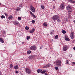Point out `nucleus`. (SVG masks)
<instances>
[{
	"label": "nucleus",
	"instance_id": "nucleus-1",
	"mask_svg": "<svg viewBox=\"0 0 75 75\" xmlns=\"http://www.w3.org/2000/svg\"><path fill=\"white\" fill-rule=\"evenodd\" d=\"M56 65L58 67H61V61L59 60H58L56 62Z\"/></svg>",
	"mask_w": 75,
	"mask_h": 75
},
{
	"label": "nucleus",
	"instance_id": "nucleus-2",
	"mask_svg": "<svg viewBox=\"0 0 75 75\" xmlns=\"http://www.w3.org/2000/svg\"><path fill=\"white\" fill-rule=\"evenodd\" d=\"M25 71L26 73H27L28 74H30L31 73V70L30 69L27 68L25 69Z\"/></svg>",
	"mask_w": 75,
	"mask_h": 75
},
{
	"label": "nucleus",
	"instance_id": "nucleus-3",
	"mask_svg": "<svg viewBox=\"0 0 75 75\" xmlns=\"http://www.w3.org/2000/svg\"><path fill=\"white\" fill-rule=\"evenodd\" d=\"M59 16L58 15H55L52 18L53 20L55 21L57 20V18H58Z\"/></svg>",
	"mask_w": 75,
	"mask_h": 75
},
{
	"label": "nucleus",
	"instance_id": "nucleus-4",
	"mask_svg": "<svg viewBox=\"0 0 75 75\" xmlns=\"http://www.w3.org/2000/svg\"><path fill=\"white\" fill-rule=\"evenodd\" d=\"M30 10L33 13H35V10L33 6H30Z\"/></svg>",
	"mask_w": 75,
	"mask_h": 75
},
{
	"label": "nucleus",
	"instance_id": "nucleus-5",
	"mask_svg": "<svg viewBox=\"0 0 75 75\" xmlns=\"http://www.w3.org/2000/svg\"><path fill=\"white\" fill-rule=\"evenodd\" d=\"M74 32L73 31H71L70 33V37L71 39H73L74 38Z\"/></svg>",
	"mask_w": 75,
	"mask_h": 75
},
{
	"label": "nucleus",
	"instance_id": "nucleus-6",
	"mask_svg": "<svg viewBox=\"0 0 75 75\" xmlns=\"http://www.w3.org/2000/svg\"><path fill=\"white\" fill-rule=\"evenodd\" d=\"M68 49V46H67L65 45L63 46V50L64 51H67V50Z\"/></svg>",
	"mask_w": 75,
	"mask_h": 75
},
{
	"label": "nucleus",
	"instance_id": "nucleus-7",
	"mask_svg": "<svg viewBox=\"0 0 75 75\" xmlns=\"http://www.w3.org/2000/svg\"><path fill=\"white\" fill-rule=\"evenodd\" d=\"M30 49L32 50H35L37 49V47H35V46L34 45L33 46H31L30 47Z\"/></svg>",
	"mask_w": 75,
	"mask_h": 75
},
{
	"label": "nucleus",
	"instance_id": "nucleus-8",
	"mask_svg": "<svg viewBox=\"0 0 75 75\" xmlns=\"http://www.w3.org/2000/svg\"><path fill=\"white\" fill-rule=\"evenodd\" d=\"M35 30L34 28H33L32 29V30H30L29 31V33H31V34L32 33H33L34 32V31H35Z\"/></svg>",
	"mask_w": 75,
	"mask_h": 75
},
{
	"label": "nucleus",
	"instance_id": "nucleus-9",
	"mask_svg": "<svg viewBox=\"0 0 75 75\" xmlns=\"http://www.w3.org/2000/svg\"><path fill=\"white\" fill-rule=\"evenodd\" d=\"M64 4H62L60 6V9L63 10V9H64Z\"/></svg>",
	"mask_w": 75,
	"mask_h": 75
},
{
	"label": "nucleus",
	"instance_id": "nucleus-10",
	"mask_svg": "<svg viewBox=\"0 0 75 75\" xmlns=\"http://www.w3.org/2000/svg\"><path fill=\"white\" fill-rule=\"evenodd\" d=\"M50 67V64H47V65L43 67L44 68H48V67Z\"/></svg>",
	"mask_w": 75,
	"mask_h": 75
},
{
	"label": "nucleus",
	"instance_id": "nucleus-11",
	"mask_svg": "<svg viewBox=\"0 0 75 75\" xmlns=\"http://www.w3.org/2000/svg\"><path fill=\"white\" fill-rule=\"evenodd\" d=\"M67 10H71V7L70 6L68 5L67 7Z\"/></svg>",
	"mask_w": 75,
	"mask_h": 75
},
{
	"label": "nucleus",
	"instance_id": "nucleus-12",
	"mask_svg": "<svg viewBox=\"0 0 75 75\" xmlns=\"http://www.w3.org/2000/svg\"><path fill=\"white\" fill-rule=\"evenodd\" d=\"M34 57V55H32L31 56H30L28 57V58H29V59H31L33 58V57Z\"/></svg>",
	"mask_w": 75,
	"mask_h": 75
},
{
	"label": "nucleus",
	"instance_id": "nucleus-13",
	"mask_svg": "<svg viewBox=\"0 0 75 75\" xmlns=\"http://www.w3.org/2000/svg\"><path fill=\"white\" fill-rule=\"evenodd\" d=\"M0 41L1 42H2V43H4V41L3 40V38H0Z\"/></svg>",
	"mask_w": 75,
	"mask_h": 75
},
{
	"label": "nucleus",
	"instance_id": "nucleus-14",
	"mask_svg": "<svg viewBox=\"0 0 75 75\" xmlns=\"http://www.w3.org/2000/svg\"><path fill=\"white\" fill-rule=\"evenodd\" d=\"M14 68L15 69H18V65H16L14 67Z\"/></svg>",
	"mask_w": 75,
	"mask_h": 75
},
{
	"label": "nucleus",
	"instance_id": "nucleus-15",
	"mask_svg": "<svg viewBox=\"0 0 75 75\" xmlns=\"http://www.w3.org/2000/svg\"><path fill=\"white\" fill-rule=\"evenodd\" d=\"M13 24H14V25H18V23L16 21H15L13 23Z\"/></svg>",
	"mask_w": 75,
	"mask_h": 75
},
{
	"label": "nucleus",
	"instance_id": "nucleus-16",
	"mask_svg": "<svg viewBox=\"0 0 75 75\" xmlns=\"http://www.w3.org/2000/svg\"><path fill=\"white\" fill-rule=\"evenodd\" d=\"M42 71V69H38L37 70V72L38 73H40V72H41Z\"/></svg>",
	"mask_w": 75,
	"mask_h": 75
},
{
	"label": "nucleus",
	"instance_id": "nucleus-17",
	"mask_svg": "<svg viewBox=\"0 0 75 75\" xmlns=\"http://www.w3.org/2000/svg\"><path fill=\"white\" fill-rule=\"evenodd\" d=\"M65 40H66V41H69L70 40L69 39V38H68L67 37H65Z\"/></svg>",
	"mask_w": 75,
	"mask_h": 75
},
{
	"label": "nucleus",
	"instance_id": "nucleus-18",
	"mask_svg": "<svg viewBox=\"0 0 75 75\" xmlns=\"http://www.w3.org/2000/svg\"><path fill=\"white\" fill-rule=\"evenodd\" d=\"M13 16H10L9 17H8V19L9 20H11V18H13Z\"/></svg>",
	"mask_w": 75,
	"mask_h": 75
},
{
	"label": "nucleus",
	"instance_id": "nucleus-19",
	"mask_svg": "<svg viewBox=\"0 0 75 75\" xmlns=\"http://www.w3.org/2000/svg\"><path fill=\"white\" fill-rule=\"evenodd\" d=\"M21 10V8H18L16 9V11H20V10Z\"/></svg>",
	"mask_w": 75,
	"mask_h": 75
},
{
	"label": "nucleus",
	"instance_id": "nucleus-20",
	"mask_svg": "<svg viewBox=\"0 0 75 75\" xmlns=\"http://www.w3.org/2000/svg\"><path fill=\"white\" fill-rule=\"evenodd\" d=\"M45 72H46V70H44V71H41V74H44Z\"/></svg>",
	"mask_w": 75,
	"mask_h": 75
},
{
	"label": "nucleus",
	"instance_id": "nucleus-21",
	"mask_svg": "<svg viewBox=\"0 0 75 75\" xmlns=\"http://www.w3.org/2000/svg\"><path fill=\"white\" fill-rule=\"evenodd\" d=\"M66 64L67 65H68L69 64V61L68 60H67L66 61Z\"/></svg>",
	"mask_w": 75,
	"mask_h": 75
},
{
	"label": "nucleus",
	"instance_id": "nucleus-22",
	"mask_svg": "<svg viewBox=\"0 0 75 75\" xmlns=\"http://www.w3.org/2000/svg\"><path fill=\"white\" fill-rule=\"evenodd\" d=\"M31 52L30 51L28 50L27 52V54H30Z\"/></svg>",
	"mask_w": 75,
	"mask_h": 75
},
{
	"label": "nucleus",
	"instance_id": "nucleus-23",
	"mask_svg": "<svg viewBox=\"0 0 75 75\" xmlns=\"http://www.w3.org/2000/svg\"><path fill=\"white\" fill-rule=\"evenodd\" d=\"M68 13H69V14H71V13H72V11L70 10H69Z\"/></svg>",
	"mask_w": 75,
	"mask_h": 75
},
{
	"label": "nucleus",
	"instance_id": "nucleus-24",
	"mask_svg": "<svg viewBox=\"0 0 75 75\" xmlns=\"http://www.w3.org/2000/svg\"><path fill=\"white\" fill-rule=\"evenodd\" d=\"M62 33H63V34H65L66 32L65 30H63L62 31Z\"/></svg>",
	"mask_w": 75,
	"mask_h": 75
},
{
	"label": "nucleus",
	"instance_id": "nucleus-25",
	"mask_svg": "<svg viewBox=\"0 0 75 75\" xmlns=\"http://www.w3.org/2000/svg\"><path fill=\"white\" fill-rule=\"evenodd\" d=\"M55 38V39H57L58 38V35H57L55 36L54 37Z\"/></svg>",
	"mask_w": 75,
	"mask_h": 75
},
{
	"label": "nucleus",
	"instance_id": "nucleus-26",
	"mask_svg": "<svg viewBox=\"0 0 75 75\" xmlns=\"http://www.w3.org/2000/svg\"><path fill=\"white\" fill-rule=\"evenodd\" d=\"M25 29L26 30H28V29H29V28L28 26H26L25 28Z\"/></svg>",
	"mask_w": 75,
	"mask_h": 75
},
{
	"label": "nucleus",
	"instance_id": "nucleus-27",
	"mask_svg": "<svg viewBox=\"0 0 75 75\" xmlns=\"http://www.w3.org/2000/svg\"><path fill=\"white\" fill-rule=\"evenodd\" d=\"M30 38V36H28L26 38V39H27V40H29V39Z\"/></svg>",
	"mask_w": 75,
	"mask_h": 75
},
{
	"label": "nucleus",
	"instance_id": "nucleus-28",
	"mask_svg": "<svg viewBox=\"0 0 75 75\" xmlns=\"http://www.w3.org/2000/svg\"><path fill=\"white\" fill-rule=\"evenodd\" d=\"M68 0L69 2H70V3H72L73 1L72 0Z\"/></svg>",
	"mask_w": 75,
	"mask_h": 75
},
{
	"label": "nucleus",
	"instance_id": "nucleus-29",
	"mask_svg": "<svg viewBox=\"0 0 75 75\" xmlns=\"http://www.w3.org/2000/svg\"><path fill=\"white\" fill-rule=\"evenodd\" d=\"M1 18H5V16L3 15H2V16H1Z\"/></svg>",
	"mask_w": 75,
	"mask_h": 75
},
{
	"label": "nucleus",
	"instance_id": "nucleus-30",
	"mask_svg": "<svg viewBox=\"0 0 75 75\" xmlns=\"http://www.w3.org/2000/svg\"><path fill=\"white\" fill-rule=\"evenodd\" d=\"M32 23L33 24H34V23H35V21L34 20H33L32 21Z\"/></svg>",
	"mask_w": 75,
	"mask_h": 75
},
{
	"label": "nucleus",
	"instance_id": "nucleus-31",
	"mask_svg": "<svg viewBox=\"0 0 75 75\" xmlns=\"http://www.w3.org/2000/svg\"><path fill=\"white\" fill-rule=\"evenodd\" d=\"M29 12H30V14H31V15L32 16H33L34 14H33V13L31 11H29Z\"/></svg>",
	"mask_w": 75,
	"mask_h": 75
},
{
	"label": "nucleus",
	"instance_id": "nucleus-32",
	"mask_svg": "<svg viewBox=\"0 0 75 75\" xmlns=\"http://www.w3.org/2000/svg\"><path fill=\"white\" fill-rule=\"evenodd\" d=\"M18 18L19 20H21V18L20 17H18Z\"/></svg>",
	"mask_w": 75,
	"mask_h": 75
},
{
	"label": "nucleus",
	"instance_id": "nucleus-33",
	"mask_svg": "<svg viewBox=\"0 0 75 75\" xmlns=\"http://www.w3.org/2000/svg\"><path fill=\"white\" fill-rule=\"evenodd\" d=\"M43 25L45 27H47V24L45 23H43Z\"/></svg>",
	"mask_w": 75,
	"mask_h": 75
},
{
	"label": "nucleus",
	"instance_id": "nucleus-34",
	"mask_svg": "<svg viewBox=\"0 0 75 75\" xmlns=\"http://www.w3.org/2000/svg\"><path fill=\"white\" fill-rule=\"evenodd\" d=\"M10 67H11V69H12V68H13V64H10Z\"/></svg>",
	"mask_w": 75,
	"mask_h": 75
},
{
	"label": "nucleus",
	"instance_id": "nucleus-35",
	"mask_svg": "<svg viewBox=\"0 0 75 75\" xmlns=\"http://www.w3.org/2000/svg\"><path fill=\"white\" fill-rule=\"evenodd\" d=\"M41 8L42 9H44V6L43 5H42L41 6Z\"/></svg>",
	"mask_w": 75,
	"mask_h": 75
},
{
	"label": "nucleus",
	"instance_id": "nucleus-36",
	"mask_svg": "<svg viewBox=\"0 0 75 75\" xmlns=\"http://www.w3.org/2000/svg\"><path fill=\"white\" fill-rule=\"evenodd\" d=\"M57 22L59 23H60V22H61V21H60V20L58 18H57Z\"/></svg>",
	"mask_w": 75,
	"mask_h": 75
},
{
	"label": "nucleus",
	"instance_id": "nucleus-37",
	"mask_svg": "<svg viewBox=\"0 0 75 75\" xmlns=\"http://www.w3.org/2000/svg\"><path fill=\"white\" fill-rule=\"evenodd\" d=\"M32 16H33V17H34L35 18H36V16H35V15H34V14H33V15Z\"/></svg>",
	"mask_w": 75,
	"mask_h": 75
},
{
	"label": "nucleus",
	"instance_id": "nucleus-38",
	"mask_svg": "<svg viewBox=\"0 0 75 75\" xmlns=\"http://www.w3.org/2000/svg\"><path fill=\"white\" fill-rule=\"evenodd\" d=\"M55 69H56V70H58V67H55Z\"/></svg>",
	"mask_w": 75,
	"mask_h": 75
},
{
	"label": "nucleus",
	"instance_id": "nucleus-39",
	"mask_svg": "<svg viewBox=\"0 0 75 75\" xmlns=\"http://www.w3.org/2000/svg\"><path fill=\"white\" fill-rule=\"evenodd\" d=\"M3 32L2 33V34H6V32L5 31H3Z\"/></svg>",
	"mask_w": 75,
	"mask_h": 75
},
{
	"label": "nucleus",
	"instance_id": "nucleus-40",
	"mask_svg": "<svg viewBox=\"0 0 75 75\" xmlns=\"http://www.w3.org/2000/svg\"><path fill=\"white\" fill-rule=\"evenodd\" d=\"M4 14L6 17H7V16H8V15H7V14L6 13H5Z\"/></svg>",
	"mask_w": 75,
	"mask_h": 75
},
{
	"label": "nucleus",
	"instance_id": "nucleus-41",
	"mask_svg": "<svg viewBox=\"0 0 75 75\" xmlns=\"http://www.w3.org/2000/svg\"><path fill=\"white\" fill-rule=\"evenodd\" d=\"M15 72L16 74H18V71H16Z\"/></svg>",
	"mask_w": 75,
	"mask_h": 75
},
{
	"label": "nucleus",
	"instance_id": "nucleus-42",
	"mask_svg": "<svg viewBox=\"0 0 75 75\" xmlns=\"http://www.w3.org/2000/svg\"><path fill=\"white\" fill-rule=\"evenodd\" d=\"M20 7H22V4H21L19 5Z\"/></svg>",
	"mask_w": 75,
	"mask_h": 75
},
{
	"label": "nucleus",
	"instance_id": "nucleus-43",
	"mask_svg": "<svg viewBox=\"0 0 75 75\" xmlns=\"http://www.w3.org/2000/svg\"><path fill=\"white\" fill-rule=\"evenodd\" d=\"M25 42H22V44H24Z\"/></svg>",
	"mask_w": 75,
	"mask_h": 75
},
{
	"label": "nucleus",
	"instance_id": "nucleus-44",
	"mask_svg": "<svg viewBox=\"0 0 75 75\" xmlns=\"http://www.w3.org/2000/svg\"><path fill=\"white\" fill-rule=\"evenodd\" d=\"M72 3H75V1H73V2H72Z\"/></svg>",
	"mask_w": 75,
	"mask_h": 75
},
{
	"label": "nucleus",
	"instance_id": "nucleus-45",
	"mask_svg": "<svg viewBox=\"0 0 75 75\" xmlns=\"http://www.w3.org/2000/svg\"><path fill=\"white\" fill-rule=\"evenodd\" d=\"M72 64H73V65H75V63L74 62H73L72 63Z\"/></svg>",
	"mask_w": 75,
	"mask_h": 75
},
{
	"label": "nucleus",
	"instance_id": "nucleus-46",
	"mask_svg": "<svg viewBox=\"0 0 75 75\" xmlns=\"http://www.w3.org/2000/svg\"><path fill=\"white\" fill-rule=\"evenodd\" d=\"M45 75H47V73H45Z\"/></svg>",
	"mask_w": 75,
	"mask_h": 75
},
{
	"label": "nucleus",
	"instance_id": "nucleus-47",
	"mask_svg": "<svg viewBox=\"0 0 75 75\" xmlns=\"http://www.w3.org/2000/svg\"><path fill=\"white\" fill-rule=\"evenodd\" d=\"M42 48V47H40V50H41Z\"/></svg>",
	"mask_w": 75,
	"mask_h": 75
},
{
	"label": "nucleus",
	"instance_id": "nucleus-48",
	"mask_svg": "<svg viewBox=\"0 0 75 75\" xmlns=\"http://www.w3.org/2000/svg\"><path fill=\"white\" fill-rule=\"evenodd\" d=\"M73 49H74V50H75V47H74Z\"/></svg>",
	"mask_w": 75,
	"mask_h": 75
},
{
	"label": "nucleus",
	"instance_id": "nucleus-49",
	"mask_svg": "<svg viewBox=\"0 0 75 75\" xmlns=\"http://www.w3.org/2000/svg\"><path fill=\"white\" fill-rule=\"evenodd\" d=\"M73 22H74V23H75V20H74L73 21Z\"/></svg>",
	"mask_w": 75,
	"mask_h": 75
},
{
	"label": "nucleus",
	"instance_id": "nucleus-50",
	"mask_svg": "<svg viewBox=\"0 0 75 75\" xmlns=\"http://www.w3.org/2000/svg\"><path fill=\"white\" fill-rule=\"evenodd\" d=\"M52 1H55V0H52Z\"/></svg>",
	"mask_w": 75,
	"mask_h": 75
},
{
	"label": "nucleus",
	"instance_id": "nucleus-51",
	"mask_svg": "<svg viewBox=\"0 0 75 75\" xmlns=\"http://www.w3.org/2000/svg\"><path fill=\"white\" fill-rule=\"evenodd\" d=\"M73 42H75V41L74 40V41H73Z\"/></svg>",
	"mask_w": 75,
	"mask_h": 75
},
{
	"label": "nucleus",
	"instance_id": "nucleus-52",
	"mask_svg": "<svg viewBox=\"0 0 75 75\" xmlns=\"http://www.w3.org/2000/svg\"><path fill=\"white\" fill-rule=\"evenodd\" d=\"M51 34H53V33L52 32H51Z\"/></svg>",
	"mask_w": 75,
	"mask_h": 75
},
{
	"label": "nucleus",
	"instance_id": "nucleus-53",
	"mask_svg": "<svg viewBox=\"0 0 75 75\" xmlns=\"http://www.w3.org/2000/svg\"><path fill=\"white\" fill-rule=\"evenodd\" d=\"M0 75H1V72H0Z\"/></svg>",
	"mask_w": 75,
	"mask_h": 75
},
{
	"label": "nucleus",
	"instance_id": "nucleus-54",
	"mask_svg": "<svg viewBox=\"0 0 75 75\" xmlns=\"http://www.w3.org/2000/svg\"><path fill=\"white\" fill-rule=\"evenodd\" d=\"M70 16V15H69V16H68V17H69Z\"/></svg>",
	"mask_w": 75,
	"mask_h": 75
},
{
	"label": "nucleus",
	"instance_id": "nucleus-55",
	"mask_svg": "<svg viewBox=\"0 0 75 75\" xmlns=\"http://www.w3.org/2000/svg\"><path fill=\"white\" fill-rule=\"evenodd\" d=\"M1 4L0 3V6H1Z\"/></svg>",
	"mask_w": 75,
	"mask_h": 75
},
{
	"label": "nucleus",
	"instance_id": "nucleus-56",
	"mask_svg": "<svg viewBox=\"0 0 75 75\" xmlns=\"http://www.w3.org/2000/svg\"><path fill=\"white\" fill-rule=\"evenodd\" d=\"M4 75H7L6 74H5Z\"/></svg>",
	"mask_w": 75,
	"mask_h": 75
}]
</instances>
